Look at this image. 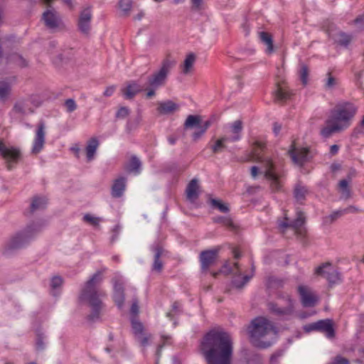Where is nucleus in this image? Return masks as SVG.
<instances>
[{"mask_svg": "<svg viewBox=\"0 0 364 364\" xmlns=\"http://www.w3.org/2000/svg\"><path fill=\"white\" fill-rule=\"evenodd\" d=\"M46 125L43 121H41L38 124V127L36 133V136L33 141V148L31 150L32 154H38L43 148L45 144L46 136Z\"/></svg>", "mask_w": 364, "mask_h": 364, "instance_id": "obj_17", "label": "nucleus"}, {"mask_svg": "<svg viewBox=\"0 0 364 364\" xmlns=\"http://www.w3.org/2000/svg\"><path fill=\"white\" fill-rule=\"evenodd\" d=\"M290 96L291 93L289 91H287L280 87H278L274 91V97L277 101H286L290 97Z\"/></svg>", "mask_w": 364, "mask_h": 364, "instance_id": "obj_41", "label": "nucleus"}, {"mask_svg": "<svg viewBox=\"0 0 364 364\" xmlns=\"http://www.w3.org/2000/svg\"><path fill=\"white\" fill-rule=\"evenodd\" d=\"M45 336L43 333L38 331L36 334V349L38 351H42L46 348V343L44 342Z\"/></svg>", "mask_w": 364, "mask_h": 364, "instance_id": "obj_46", "label": "nucleus"}, {"mask_svg": "<svg viewBox=\"0 0 364 364\" xmlns=\"http://www.w3.org/2000/svg\"><path fill=\"white\" fill-rule=\"evenodd\" d=\"M210 204L213 208L218 209L222 213H228L230 210L228 205L220 200L213 198L210 200Z\"/></svg>", "mask_w": 364, "mask_h": 364, "instance_id": "obj_44", "label": "nucleus"}, {"mask_svg": "<svg viewBox=\"0 0 364 364\" xmlns=\"http://www.w3.org/2000/svg\"><path fill=\"white\" fill-rule=\"evenodd\" d=\"M203 0H191L192 10L198 11L201 9Z\"/></svg>", "mask_w": 364, "mask_h": 364, "instance_id": "obj_58", "label": "nucleus"}, {"mask_svg": "<svg viewBox=\"0 0 364 364\" xmlns=\"http://www.w3.org/2000/svg\"><path fill=\"white\" fill-rule=\"evenodd\" d=\"M213 220H214V222H215L217 223H221L229 228L233 229L235 228L233 222L230 217L218 216L217 218H215Z\"/></svg>", "mask_w": 364, "mask_h": 364, "instance_id": "obj_45", "label": "nucleus"}, {"mask_svg": "<svg viewBox=\"0 0 364 364\" xmlns=\"http://www.w3.org/2000/svg\"><path fill=\"white\" fill-rule=\"evenodd\" d=\"M92 16L91 6L85 8L80 14L77 28L83 35L88 36L90 32Z\"/></svg>", "mask_w": 364, "mask_h": 364, "instance_id": "obj_15", "label": "nucleus"}, {"mask_svg": "<svg viewBox=\"0 0 364 364\" xmlns=\"http://www.w3.org/2000/svg\"><path fill=\"white\" fill-rule=\"evenodd\" d=\"M273 324L266 318L257 317L253 319L248 327V333L250 342L256 347L266 348L271 346L269 341H264L263 338L270 332L273 331Z\"/></svg>", "mask_w": 364, "mask_h": 364, "instance_id": "obj_4", "label": "nucleus"}, {"mask_svg": "<svg viewBox=\"0 0 364 364\" xmlns=\"http://www.w3.org/2000/svg\"><path fill=\"white\" fill-rule=\"evenodd\" d=\"M130 113V111L127 107H120L116 113V118L117 119H124L126 118Z\"/></svg>", "mask_w": 364, "mask_h": 364, "instance_id": "obj_50", "label": "nucleus"}, {"mask_svg": "<svg viewBox=\"0 0 364 364\" xmlns=\"http://www.w3.org/2000/svg\"><path fill=\"white\" fill-rule=\"evenodd\" d=\"M200 350L207 364H231L232 341L224 331L208 332L200 343Z\"/></svg>", "mask_w": 364, "mask_h": 364, "instance_id": "obj_1", "label": "nucleus"}, {"mask_svg": "<svg viewBox=\"0 0 364 364\" xmlns=\"http://www.w3.org/2000/svg\"><path fill=\"white\" fill-rule=\"evenodd\" d=\"M305 223V216L304 213L299 210L296 212V218L294 219L291 223H288L287 221L282 222L279 224L281 228H292L296 232L301 231L300 228Z\"/></svg>", "mask_w": 364, "mask_h": 364, "instance_id": "obj_24", "label": "nucleus"}, {"mask_svg": "<svg viewBox=\"0 0 364 364\" xmlns=\"http://www.w3.org/2000/svg\"><path fill=\"white\" fill-rule=\"evenodd\" d=\"M205 133L204 129H202L200 127L196 128V130L192 134V139L193 141H196L200 138H201L203 134Z\"/></svg>", "mask_w": 364, "mask_h": 364, "instance_id": "obj_54", "label": "nucleus"}, {"mask_svg": "<svg viewBox=\"0 0 364 364\" xmlns=\"http://www.w3.org/2000/svg\"><path fill=\"white\" fill-rule=\"evenodd\" d=\"M230 141L229 136H224L217 139L211 146V150L213 154L221 153L225 148V143Z\"/></svg>", "mask_w": 364, "mask_h": 364, "instance_id": "obj_36", "label": "nucleus"}, {"mask_svg": "<svg viewBox=\"0 0 364 364\" xmlns=\"http://www.w3.org/2000/svg\"><path fill=\"white\" fill-rule=\"evenodd\" d=\"M106 269L97 271L89 280L86 282L81 289L79 300L86 301L92 309L91 314L88 316V320L95 321L100 318L101 311L104 304L100 299L103 294L98 290L97 286L102 281V274Z\"/></svg>", "mask_w": 364, "mask_h": 364, "instance_id": "obj_3", "label": "nucleus"}, {"mask_svg": "<svg viewBox=\"0 0 364 364\" xmlns=\"http://www.w3.org/2000/svg\"><path fill=\"white\" fill-rule=\"evenodd\" d=\"M43 224L31 223L13 235L6 245L9 250L21 249L28 245L42 231Z\"/></svg>", "mask_w": 364, "mask_h": 364, "instance_id": "obj_5", "label": "nucleus"}, {"mask_svg": "<svg viewBox=\"0 0 364 364\" xmlns=\"http://www.w3.org/2000/svg\"><path fill=\"white\" fill-rule=\"evenodd\" d=\"M151 250L154 252L152 270L161 272L163 269V262L160 258L164 253V249L159 243H155L151 245Z\"/></svg>", "mask_w": 364, "mask_h": 364, "instance_id": "obj_20", "label": "nucleus"}, {"mask_svg": "<svg viewBox=\"0 0 364 364\" xmlns=\"http://www.w3.org/2000/svg\"><path fill=\"white\" fill-rule=\"evenodd\" d=\"M47 6L48 9L43 13L42 20L48 28L55 31L63 25L61 17L50 4Z\"/></svg>", "mask_w": 364, "mask_h": 364, "instance_id": "obj_12", "label": "nucleus"}, {"mask_svg": "<svg viewBox=\"0 0 364 364\" xmlns=\"http://www.w3.org/2000/svg\"><path fill=\"white\" fill-rule=\"evenodd\" d=\"M328 35L333 40L335 43L344 48H347L353 40L352 35L348 34L343 31H338L336 33H329Z\"/></svg>", "mask_w": 364, "mask_h": 364, "instance_id": "obj_23", "label": "nucleus"}, {"mask_svg": "<svg viewBox=\"0 0 364 364\" xmlns=\"http://www.w3.org/2000/svg\"><path fill=\"white\" fill-rule=\"evenodd\" d=\"M337 85V79L333 77L331 73L326 74V79L325 80L324 87L326 90H331Z\"/></svg>", "mask_w": 364, "mask_h": 364, "instance_id": "obj_47", "label": "nucleus"}, {"mask_svg": "<svg viewBox=\"0 0 364 364\" xmlns=\"http://www.w3.org/2000/svg\"><path fill=\"white\" fill-rule=\"evenodd\" d=\"M176 65V61L166 58L161 63L160 69L154 72L148 78L149 86L154 89H157L165 85L168 73L171 68Z\"/></svg>", "mask_w": 364, "mask_h": 364, "instance_id": "obj_7", "label": "nucleus"}, {"mask_svg": "<svg viewBox=\"0 0 364 364\" xmlns=\"http://www.w3.org/2000/svg\"><path fill=\"white\" fill-rule=\"evenodd\" d=\"M141 90V86L137 82L131 81L124 88L122 89V92L126 100H132Z\"/></svg>", "mask_w": 364, "mask_h": 364, "instance_id": "obj_25", "label": "nucleus"}, {"mask_svg": "<svg viewBox=\"0 0 364 364\" xmlns=\"http://www.w3.org/2000/svg\"><path fill=\"white\" fill-rule=\"evenodd\" d=\"M231 132L233 135L229 136L231 142H235L241 139V132L242 130V122L240 120H236L231 124Z\"/></svg>", "mask_w": 364, "mask_h": 364, "instance_id": "obj_33", "label": "nucleus"}, {"mask_svg": "<svg viewBox=\"0 0 364 364\" xmlns=\"http://www.w3.org/2000/svg\"><path fill=\"white\" fill-rule=\"evenodd\" d=\"M330 168L332 172L335 173L341 168V165L337 163H333L331 165Z\"/></svg>", "mask_w": 364, "mask_h": 364, "instance_id": "obj_63", "label": "nucleus"}, {"mask_svg": "<svg viewBox=\"0 0 364 364\" xmlns=\"http://www.w3.org/2000/svg\"><path fill=\"white\" fill-rule=\"evenodd\" d=\"M11 92V85L6 80L0 81V100L6 102L10 97Z\"/></svg>", "mask_w": 364, "mask_h": 364, "instance_id": "obj_35", "label": "nucleus"}, {"mask_svg": "<svg viewBox=\"0 0 364 364\" xmlns=\"http://www.w3.org/2000/svg\"><path fill=\"white\" fill-rule=\"evenodd\" d=\"M112 282L114 285V301L119 308H122L124 301L123 282L119 276H115L112 279Z\"/></svg>", "mask_w": 364, "mask_h": 364, "instance_id": "obj_19", "label": "nucleus"}, {"mask_svg": "<svg viewBox=\"0 0 364 364\" xmlns=\"http://www.w3.org/2000/svg\"><path fill=\"white\" fill-rule=\"evenodd\" d=\"M342 210H343L344 215L349 213H358L360 211V210L358 207H355L354 205H349L346 208H344Z\"/></svg>", "mask_w": 364, "mask_h": 364, "instance_id": "obj_57", "label": "nucleus"}, {"mask_svg": "<svg viewBox=\"0 0 364 364\" xmlns=\"http://www.w3.org/2000/svg\"><path fill=\"white\" fill-rule=\"evenodd\" d=\"M99 146V141L96 137L91 138L86 146V156L88 161L94 159L96 151Z\"/></svg>", "mask_w": 364, "mask_h": 364, "instance_id": "obj_29", "label": "nucleus"}, {"mask_svg": "<svg viewBox=\"0 0 364 364\" xmlns=\"http://www.w3.org/2000/svg\"><path fill=\"white\" fill-rule=\"evenodd\" d=\"M201 117L199 115H188L184 122V129L198 128L200 127Z\"/></svg>", "mask_w": 364, "mask_h": 364, "instance_id": "obj_38", "label": "nucleus"}, {"mask_svg": "<svg viewBox=\"0 0 364 364\" xmlns=\"http://www.w3.org/2000/svg\"><path fill=\"white\" fill-rule=\"evenodd\" d=\"M116 89V87L114 85L107 87L106 90H105L103 95L105 97H110L113 95Z\"/></svg>", "mask_w": 364, "mask_h": 364, "instance_id": "obj_59", "label": "nucleus"}, {"mask_svg": "<svg viewBox=\"0 0 364 364\" xmlns=\"http://www.w3.org/2000/svg\"><path fill=\"white\" fill-rule=\"evenodd\" d=\"M338 149H339V146L336 144H333V145L331 146V147H330V153L332 155H335L338 153Z\"/></svg>", "mask_w": 364, "mask_h": 364, "instance_id": "obj_64", "label": "nucleus"}, {"mask_svg": "<svg viewBox=\"0 0 364 364\" xmlns=\"http://www.w3.org/2000/svg\"><path fill=\"white\" fill-rule=\"evenodd\" d=\"M178 108L177 104L171 100L159 102L158 111L161 114H167L175 112Z\"/></svg>", "mask_w": 364, "mask_h": 364, "instance_id": "obj_30", "label": "nucleus"}, {"mask_svg": "<svg viewBox=\"0 0 364 364\" xmlns=\"http://www.w3.org/2000/svg\"><path fill=\"white\" fill-rule=\"evenodd\" d=\"M282 129V125L277 122L274 123L273 131L275 135H278Z\"/></svg>", "mask_w": 364, "mask_h": 364, "instance_id": "obj_62", "label": "nucleus"}, {"mask_svg": "<svg viewBox=\"0 0 364 364\" xmlns=\"http://www.w3.org/2000/svg\"><path fill=\"white\" fill-rule=\"evenodd\" d=\"M31 102V98L21 99L14 104L13 111L21 115L32 113L33 112V109L30 106Z\"/></svg>", "mask_w": 364, "mask_h": 364, "instance_id": "obj_22", "label": "nucleus"}, {"mask_svg": "<svg viewBox=\"0 0 364 364\" xmlns=\"http://www.w3.org/2000/svg\"><path fill=\"white\" fill-rule=\"evenodd\" d=\"M220 251L219 247L211 250H203L200 253L199 261L200 263L201 270L205 272L208 269L215 264Z\"/></svg>", "mask_w": 364, "mask_h": 364, "instance_id": "obj_14", "label": "nucleus"}, {"mask_svg": "<svg viewBox=\"0 0 364 364\" xmlns=\"http://www.w3.org/2000/svg\"><path fill=\"white\" fill-rule=\"evenodd\" d=\"M102 220L101 218L93 216L89 213H87L83 216V221L89 223L93 227H99Z\"/></svg>", "mask_w": 364, "mask_h": 364, "instance_id": "obj_43", "label": "nucleus"}, {"mask_svg": "<svg viewBox=\"0 0 364 364\" xmlns=\"http://www.w3.org/2000/svg\"><path fill=\"white\" fill-rule=\"evenodd\" d=\"M355 170L353 171L352 174H355ZM351 173L348 175V179H342L339 181L338 187L341 191L342 198L348 199L350 197V190L348 188V183L351 181Z\"/></svg>", "mask_w": 364, "mask_h": 364, "instance_id": "obj_34", "label": "nucleus"}, {"mask_svg": "<svg viewBox=\"0 0 364 364\" xmlns=\"http://www.w3.org/2000/svg\"><path fill=\"white\" fill-rule=\"evenodd\" d=\"M259 36L260 41L267 46L266 53L269 55L274 53V49L272 36L265 31L259 32Z\"/></svg>", "mask_w": 364, "mask_h": 364, "instance_id": "obj_31", "label": "nucleus"}, {"mask_svg": "<svg viewBox=\"0 0 364 364\" xmlns=\"http://www.w3.org/2000/svg\"><path fill=\"white\" fill-rule=\"evenodd\" d=\"M139 122V119H136V122H134L128 121L127 123V129L128 131H132V129H135L137 127Z\"/></svg>", "mask_w": 364, "mask_h": 364, "instance_id": "obj_60", "label": "nucleus"}, {"mask_svg": "<svg viewBox=\"0 0 364 364\" xmlns=\"http://www.w3.org/2000/svg\"><path fill=\"white\" fill-rule=\"evenodd\" d=\"M141 161L135 155L131 156L129 162L126 165V170L129 173L139 174L141 172Z\"/></svg>", "mask_w": 364, "mask_h": 364, "instance_id": "obj_27", "label": "nucleus"}, {"mask_svg": "<svg viewBox=\"0 0 364 364\" xmlns=\"http://www.w3.org/2000/svg\"><path fill=\"white\" fill-rule=\"evenodd\" d=\"M356 112V107L350 102L338 104L326 121V125L321 129V135L329 138L333 133L346 129L350 127Z\"/></svg>", "mask_w": 364, "mask_h": 364, "instance_id": "obj_2", "label": "nucleus"}, {"mask_svg": "<svg viewBox=\"0 0 364 364\" xmlns=\"http://www.w3.org/2000/svg\"><path fill=\"white\" fill-rule=\"evenodd\" d=\"M0 156L4 160L6 168L11 171L20 161L22 154L19 148L8 146L1 141Z\"/></svg>", "mask_w": 364, "mask_h": 364, "instance_id": "obj_8", "label": "nucleus"}, {"mask_svg": "<svg viewBox=\"0 0 364 364\" xmlns=\"http://www.w3.org/2000/svg\"><path fill=\"white\" fill-rule=\"evenodd\" d=\"M246 364H262V359L259 354L250 352L246 355Z\"/></svg>", "mask_w": 364, "mask_h": 364, "instance_id": "obj_42", "label": "nucleus"}, {"mask_svg": "<svg viewBox=\"0 0 364 364\" xmlns=\"http://www.w3.org/2000/svg\"><path fill=\"white\" fill-rule=\"evenodd\" d=\"M127 184V178L120 176L115 179L111 188V195L113 198H117L123 196Z\"/></svg>", "mask_w": 364, "mask_h": 364, "instance_id": "obj_21", "label": "nucleus"}, {"mask_svg": "<svg viewBox=\"0 0 364 364\" xmlns=\"http://www.w3.org/2000/svg\"><path fill=\"white\" fill-rule=\"evenodd\" d=\"M13 60L20 67H26L27 65V61L21 55L15 54L12 56Z\"/></svg>", "mask_w": 364, "mask_h": 364, "instance_id": "obj_52", "label": "nucleus"}, {"mask_svg": "<svg viewBox=\"0 0 364 364\" xmlns=\"http://www.w3.org/2000/svg\"><path fill=\"white\" fill-rule=\"evenodd\" d=\"M285 306H279L277 303L271 302L268 304L269 310L272 314L280 317H289L294 313V301L288 294L282 297Z\"/></svg>", "mask_w": 364, "mask_h": 364, "instance_id": "obj_9", "label": "nucleus"}, {"mask_svg": "<svg viewBox=\"0 0 364 364\" xmlns=\"http://www.w3.org/2000/svg\"><path fill=\"white\" fill-rule=\"evenodd\" d=\"M304 329L306 332L318 331L323 333L328 338H332L335 336L333 321L329 318L309 323L304 327Z\"/></svg>", "mask_w": 364, "mask_h": 364, "instance_id": "obj_10", "label": "nucleus"}, {"mask_svg": "<svg viewBox=\"0 0 364 364\" xmlns=\"http://www.w3.org/2000/svg\"><path fill=\"white\" fill-rule=\"evenodd\" d=\"M284 354L283 350H279L273 353L270 358V360L272 363H276L279 358H281Z\"/></svg>", "mask_w": 364, "mask_h": 364, "instance_id": "obj_56", "label": "nucleus"}, {"mask_svg": "<svg viewBox=\"0 0 364 364\" xmlns=\"http://www.w3.org/2000/svg\"><path fill=\"white\" fill-rule=\"evenodd\" d=\"M211 124H212V122L210 120H206L203 123H202V122H200V127L202 129H204V131L206 132V131L210 127Z\"/></svg>", "mask_w": 364, "mask_h": 364, "instance_id": "obj_61", "label": "nucleus"}, {"mask_svg": "<svg viewBox=\"0 0 364 364\" xmlns=\"http://www.w3.org/2000/svg\"><path fill=\"white\" fill-rule=\"evenodd\" d=\"M223 267L228 270V274H233L232 284L237 289H242L250 280L253 275L242 276L237 262H235L233 267H230L228 262H226L223 265Z\"/></svg>", "mask_w": 364, "mask_h": 364, "instance_id": "obj_11", "label": "nucleus"}, {"mask_svg": "<svg viewBox=\"0 0 364 364\" xmlns=\"http://www.w3.org/2000/svg\"><path fill=\"white\" fill-rule=\"evenodd\" d=\"M300 80L303 84V85H306L308 83V76H309V68L305 64L301 65V68L299 71Z\"/></svg>", "mask_w": 364, "mask_h": 364, "instance_id": "obj_48", "label": "nucleus"}, {"mask_svg": "<svg viewBox=\"0 0 364 364\" xmlns=\"http://www.w3.org/2000/svg\"><path fill=\"white\" fill-rule=\"evenodd\" d=\"M315 274L325 277L331 284H336L341 280L339 272L334 268L330 262L323 263L318 266L316 270Z\"/></svg>", "mask_w": 364, "mask_h": 364, "instance_id": "obj_13", "label": "nucleus"}, {"mask_svg": "<svg viewBox=\"0 0 364 364\" xmlns=\"http://www.w3.org/2000/svg\"><path fill=\"white\" fill-rule=\"evenodd\" d=\"M254 160L257 162H262L264 164V166L266 167L264 176L266 178L271 181V188L274 191H279L282 187L280 182L279 181L280 175L274 171V164L272 160L268 158H263L262 156H260V154L259 152V149L262 150L263 149L264 144L260 141H255L254 143Z\"/></svg>", "mask_w": 364, "mask_h": 364, "instance_id": "obj_6", "label": "nucleus"}, {"mask_svg": "<svg viewBox=\"0 0 364 364\" xmlns=\"http://www.w3.org/2000/svg\"><path fill=\"white\" fill-rule=\"evenodd\" d=\"M309 150L307 148H296L294 144L291 145L288 151L293 163L299 166H302L307 161Z\"/></svg>", "mask_w": 364, "mask_h": 364, "instance_id": "obj_16", "label": "nucleus"}, {"mask_svg": "<svg viewBox=\"0 0 364 364\" xmlns=\"http://www.w3.org/2000/svg\"><path fill=\"white\" fill-rule=\"evenodd\" d=\"M47 205V199L45 197L35 196L33 198L31 205L30 213H33L36 211L46 208Z\"/></svg>", "mask_w": 364, "mask_h": 364, "instance_id": "obj_28", "label": "nucleus"}, {"mask_svg": "<svg viewBox=\"0 0 364 364\" xmlns=\"http://www.w3.org/2000/svg\"><path fill=\"white\" fill-rule=\"evenodd\" d=\"M198 184L196 178L192 179L188 184L186 190V198L190 201H194L198 196Z\"/></svg>", "mask_w": 364, "mask_h": 364, "instance_id": "obj_26", "label": "nucleus"}, {"mask_svg": "<svg viewBox=\"0 0 364 364\" xmlns=\"http://www.w3.org/2000/svg\"><path fill=\"white\" fill-rule=\"evenodd\" d=\"M308 189L306 186H302L301 183H297L294 189V196L297 202L303 203L306 199Z\"/></svg>", "mask_w": 364, "mask_h": 364, "instance_id": "obj_32", "label": "nucleus"}, {"mask_svg": "<svg viewBox=\"0 0 364 364\" xmlns=\"http://www.w3.org/2000/svg\"><path fill=\"white\" fill-rule=\"evenodd\" d=\"M343 215L344 213L342 209L335 210L329 215L324 217L323 219V222L325 225H330L333 223L334 221H336L337 219L343 216Z\"/></svg>", "mask_w": 364, "mask_h": 364, "instance_id": "obj_40", "label": "nucleus"}, {"mask_svg": "<svg viewBox=\"0 0 364 364\" xmlns=\"http://www.w3.org/2000/svg\"><path fill=\"white\" fill-rule=\"evenodd\" d=\"M119 7L122 14L124 16H128L132 7V0H119Z\"/></svg>", "mask_w": 364, "mask_h": 364, "instance_id": "obj_39", "label": "nucleus"}, {"mask_svg": "<svg viewBox=\"0 0 364 364\" xmlns=\"http://www.w3.org/2000/svg\"><path fill=\"white\" fill-rule=\"evenodd\" d=\"M132 326L133 328L134 333L141 334L143 332L144 326L143 324L136 319L133 318L132 320Z\"/></svg>", "mask_w": 364, "mask_h": 364, "instance_id": "obj_49", "label": "nucleus"}, {"mask_svg": "<svg viewBox=\"0 0 364 364\" xmlns=\"http://www.w3.org/2000/svg\"><path fill=\"white\" fill-rule=\"evenodd\" d=\"M328 364H349V361L348 359L342 356L337 355L336 357L334 358L332 362Z\"/></svg>", "mask_w": 364, "mask_h": 364, "instance_id": "obj_55", "label": "nucleus"}, {"mask_svg": "<svg viewBox=\"0 0 364 364\" xmlns=\"http://www.w3.org/2000/svg\"><path fill=\"white\" fill-rule=\"evenodd\" d=\"M66 109L68 112H73L77 109V105L73 99H68L65 102Z\"/></svg>", "mask_w": 364, "mask_h": 364, "instance_id": "obj_53", "label": "nucleus"}, {"mask_svg": "<svg viewBox=\"0 0 364 364\" xmlns=\"http://www.w3.org/2000/svg\"><path fill=\"white\" fill-rule=\"evenodd\" d=\"M298 292L301 297V302L304 307H313L318 301V297L306 286H299Z\"/></svg>", "mask_w": 364, "mask_h": 364, "instance_id": "obj_18", "label": "nucleus"}, {"mask_svg": "<svg viewBox=\"0 0 364 364\" xmlns=\"http://www.w3.org/2000/svg\"><path fill=\"white\" fill-rule=\"evenodd\" d=\"M196 55L194 53H191L187 55L186 59L184 60L183 64V70L182 72L183 74L187 75L191 72L193 65L196 61Z\"/></svg>", "mask_w": 364, "mask_h": 364, "instance_id": "obj_37", "label": "nucleus"}, {"mask_svg": "<svg viewBox=\"0 0 364 364\" xmlns=\"http://www.w3.org/2000/svg\"><path fill=\"white\" fill-rule=\"evenodd\" d=\"M63 278L60 276H55L51 279L50 287L53 289H56L63 284Z\"/></svg>", "mask_w": 364, "mask_h": 364, "instance_id": "obj_51", "label": "nucleus"}]
</instances>
